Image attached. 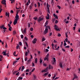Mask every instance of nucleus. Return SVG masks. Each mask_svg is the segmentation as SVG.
Instances as JSON below:
<instances>
[{
  "mask_svg": "<svg viewBox=\"0 0 80 80\" xmlns=\"http://www.w3.org/2000/svg\"><path fill=\"white\" fill-rule=\"evenodd\" d=\"M48 67H47V68L45 69L46 72H48Z\"/></svg>",
  "mask_w": 80,
  "mask_h": 80,
  "instance_id": "obj_17",
  "label": "nucleus"
},
{
  "mask_svg": "<svg viewBox=\"0 0 80 80\" xmlns=\"http://www.w3.org/2000/svg\"><path fill=\"white\" fill-rule=\"evenodd\" d=\"M47 60V61H48V58H45L44 59V60H45H45Z\"/></svg>",
  "mask_w": 80,
  "mask_h": 80,
  "instance_id": "obj_49",
  "label": "nucleus"
},
{
  "mask_svg": "<svg viewBox=\"0 0 80 80\" xmlns=\"http://www.w3.org/2000/svg\"><path fill=\"white\" fill-rule=\"evenodd\" d=\"M30 30L31 31H33V28H30Z\"/></svg>",
  "mask_w": 80,
  "mask_h": 80,
  "instance_id": "obj_46",
  "label": "nucleus"
},
{
  "mask_svg": "<svg viewBox=\"0 0 80 80\" xmlns=\"http://www.w3.org/2000/svg\"><path fill=\"white\" fill-rule=\"evenodd\" d=\"M18 79L19 80H22L23 79V78L22 77H20L18 78Z\"/></svg>",
  "mask_w": 80,
  "mask_h": 80,
  "instance_id": "obj_22",
  "label": "nucleus"
},
{
  "mask_svg": "<svg viewBox=\"0 0 80 80\" xmlns=\"http://www.w3.org/2000/svg\"><path fill=\"white\" fill-rule=\"evenodd\" d=\"M27 29L26 28H25L24 29V30L23 32L24 33H26V30Z\"/></svg>",
  "mask_w": 80,
  "mask_h": 80,
  "instance_id": "obj_30",
  "label": "nucleus"
},
{
  "mask_svg": "<svg viewBox=\"0 0 80 80\" xmlns=\"http://www.w3.org/2000/svg\"><path fill=\"white\" fill-rule=\"evenodd\" d=\"M12 28L11 27V28H9L8 30L9 31H12Z\"/></svg>",
  "mask_w": 80,
  "mask_h": 80,
  "instance_id": "obj_32",
  "label": "nucleus"
},
{
  "mask_svg": "<svg viewBox=\"0 0 80 80\" xmlns=\"http://www.w3.org/2000/svg\"><path fill=\"white\" fill-rule=\"evenodd\" d=\"M78 70L79 71V72H78V73H80V68H78Z\"/></svg>",
  "mask_w": 80,
  "mask_h": 80,
  "instance_id": "obj_60",
  "label": "nucleus"
},
{
  "mask_svg": "<svg viewBox=\"0 0 80 80\" xmlns=\"http://www.w3.org/2000/svg\"><path fill=\"white\" fill-rule=\"evenodd\" d=\"M47 8H48V10H49L50 9L49 8V7H48V3L47 4Z\"/></svg>",
  "mask_w": 80,
  "mask_h": 80,
  "instance_id": "obj_29",
  "label": "nucleus"
},
{
  "mask_svg": "<svg viewBox=\"0 0 80 80\" xmlns=\"http://www.w3.org/2000/svg\"><path fill=\"white\" fill-rule=\"evenodd\" d=\"M25 38L26 40V41H28V38L26 37H25Z\"/></svg>",
  "mask_w": 80,
  "mask_h": 80,
  "instance_id": "obj_45",
  "label": "nucleus"
},
{
  "mask_svg": "<svg viewBox=\"0 0 80 80\" xmlns=\"http://www.w3.org/2000/svg\"><path fill=\"white\" fill-rule=\"evenodd\" d=\"M59 78L58 77H56L55 79L54 80H57V79H58Z\"/></svg>",
  "mask_w": 80,
  "mask_h": 80,
  "instance_id": "obj_55",
  "label": "nucleus"
},
{
  "mask_svg": "<svg viewBox=\"0 0 80 80\" xmlns=\"http://www.w3.org/2000/svg\"><path fill=\"white\" fill-rule=\"evenodd\" d=\"M25 55L26 56H27V55H28V52H26L25 53Z\"/></svg>",
  "mask_w": 80,
  "mask_h": 80,
  "instance_id": "obj_38",
  "label": "nucleus"
},
{
  "mask_svg": "<svg viewBox=\"0 0 80 80\" xmlns=\"http://www.w3.org/2000/svg\"><path fill=\"white\" fill-rule=\"evenodd\" d=\"M21 38H23V35H21Z\"/></svg>",
  "mask_w": 80,
  "mask_h": 80,
  "instance_id": "obj_42",
  "label": "nucleus"
},
{
  "mask_svg": "<svg viewBox=\"0 0 80 80\" xmlns=\"http://www.w3.org/2000/svg\"><path fill=\"white\" fill-rule=\"evenodd\" d=\"M74 78H78L77 77V74H74Z\"/></svg>",
  "mask_w": 80,
  "mask_h": 80,
  "instance_id": "obj_8",
  "label": "nucleus"
},
{
  "mask_svg": "<svg viewBox=\"0 0 80 80\" xmlns=\"http://www.w3.org/2000/svg\"><path fill=\"white\" fill-rule=\"evenodd\" d=\"M16 33H17V32H15V31H14L13 32V35H15V34H16Z\"/></svg>",
  "mask_w": 80,
  "mask_h": 80,
  "instance_id": "obj_24",
  "label": "nucleus"
},
{
  "mask_svg": "<svg viewBox=\"0 0 80 80\" xmlns=\"http://www.w3.org/2000/svg\"><path fill=\"white\" fill-rule=\"evenodd\" d=\"M58 20H56L55 22V23L56 24H57V23H58Z\"/></svg>",
  "mask_w": 80,
  "mask_h": 80,
  "instance_id": "obj_40",
  "label": "nucleus"
},
{
  "mask_svg": "<svg viewBox=\"0 0 80 80\" xmlns=\"http://www.w3.org/2000/svg\"><path fill=\"white\" fill-rule=\"evenodd\" d=\"M41 59V58L40 59V61H39V62L40 63H42V60Z\"/></svg>",
  "mask_w": 80,
  "mask_h": 80,
  "instance_id": "obj_41",
  "label": "nucleus"
},
{
  "mask_svg": "<svg viewBox=\"0 0 80 80\" xmlns=\"http://www.w3.org/2000/svg\"><path fill=\"white\" fill-rule=\"evenodd\" d=\"M60 29H61V28H57L56 29V31H60Z\"/></svg>",
  "mask_w": 80,
  "mask_h": 80,
  "instance_id": "obj_16",
  "label": "nucleus"
},
{
  "mask_svg": "<svg viewBox=\"0 0 80 80\" xmlns=\"http://www.w3.org/2000/svg\"><path fill=\"white\" fill-rule=\"evenodd\" d=\"M19 45L21 46H22V42H19Z\"/></svg>",
  "mask_w": 80,
  "mask_h": 80,
  "instance_id": "obj_25",
  "label": "nucleus"
},
{
  "mask_svg": "<svg viewBox=\"0 0 80 80\" xmlns=\"http://www.w3.org/2000/svg\"><path fill=\"white\" fill-rule=\"evenodd\" d=\"M45 17H46V19L47 20L50 19V17H48V16H46Z\"/></svg>",
  "mask_w": 80,
  "mask_h": 80,
  "instance_id": "obj_19",
  "label": "nucleus"
},
{
  "mask_svg": "<svg viewBox=\"0 0 80 80\" xmlns=\"http://www.w3.org/2000/svg\"><path fill=\"white\" fill-rule=\"evenodd\" d=\"M49 73L48 72H47V73H45L44 74V76H47V75H48V74Z\"/></svg>",
  "mask_w": 80,
  "mask_h": 80,
  "instance_id": "obj_18",
  "label": "nucleus"
},
{
  "mask_svg": "<svg viewBox=\"0 0 80 80\" xmlns=\"http://www.w3.org/2000/svg\"><path fill=\"white\" fill-rule=\"evenodd\" d=\"M65 48H70V46H65Z\"/></svg>",
  "mask_w": 80,
  "mask_h": 80,
  "instance_id": "obj_51",
  "label": "nucleus"
},
{
  "mask_svg": "<svg viewBox=\"0 0 80 80\" xmlns=\"http://www.w3.org/2000/svg\"><path fill=\"white\" fill-rule=\"evenodd\" d=\"M3 55H5V56H6V55H7L6 52L4 51L3 52Z\"/></svg>",
  "mask_w": 80,
  "mask_h": 80,
  "instance_id": "obj_15",
  "label": "nucleus"
},
{
  "mask_svg": "<svg viewBox=\"0 0 80 80\" xmlns=\"http://www.w3.org/2000/svg\"><path fill=\"white\" fill-rule=\"evenodd\" d=\"M29 72V69H26V72Z\"/></svg>",
  "mask_w": 80,
  "mask_h": 80,
  "instance_id": "obj_50",
  "label": "nucleus"
},
{
  "mask_svg": "<svg viewBox=\"0 0 80 80\" xmlns=\"http://www.w3.org/2000/svg\"><path fill=\"white\" fill-rule=\"evenodd\" d=\"M48 29L46 27L45 30L43 31V35H46V34L48 33Z\"/></svg>",
  "mask_w": 80,
  "mask_h": 80,
  "instance_id": "obj_1",
  "label": "nucleus"
},
{
  "mask_svg": "<svg viewBox=\"0 0 80 80\" xmlns=\"http://www.w3.org/2000/svg\"><path fill=\"white\" fill-rule=\"evenodd\" d=\"M38 7H40V2H38Z\"/></svg>",
  "mask_w": 80,
  "mask_h": 80,
  "instance_id": "obj_39",
  "label": "nucleus"
},
{
  "mask_svg": "<svg viewBox=\"0 0 80 80\" xmlns=\"http://www.w3.org/2000/svg\"><path fill=\"white\" fill-rule=\"evenodd\" d=\"M8 26L9 28H12V27H11V25H10V24H8Z\"/></svg>",
  "mask_w": 80,
  "mask_h": 80,
  "instance_id": "obj_28",
  "label": "nucleus"
},
{
  "mask_svg": "<svg viewBox=\"0 0 80 80\" xmlns=\"http://www.w3.org/2000/svg\"><path fill=\"white\" fill-rule=\"evenodd\" d=\"M45 38H42V42H43V41H45Z\"/></svg>",
  "mask_w": 80,
  "mask_h": 80,
  "instance_id": "obj_59",
  "label": "nucleus"
},
{
  "mask_svg": "<svg viewBox=\"0 0 80 80\" xmlns=\"http://www.w3.org/2000/svg\"><path fill=\"white\" fill-rule=\"evenodd\" d=\"M20 73V72H17V73H16V75H18V74H19V73Z\"/></svg>",
  "mask_w": 80,
  "mask_h": 80,
  "instance_id": "obj_63",
  "label": "nucleus"
},
{
  "mask_svg": "<svg viewBox=\"0 0 80 80\" xmlns=\"http://www.w3.org/2000/svg\"><path fill=\"white\" fill-rule=\"evenodd\" d=\"M25 43L26 45V47H28V43H27V42H25Z\"/></svg>",
  "mask_w": 80,
  "mask_h": 80,
  "instance_id": "obj_21",
  "label": "nucleus"
},
{
  "mask_svg": "<svg viewBox=\"0 0 80 80\" xmlns=\"http://www.w3.org/2000/svg\"><path fill=\"white\" fill-rule=\"evenodd\" d=\"M18 20H17V19H15L13 22V24L14 25H15L17 23Z\"/></svg>",
  "mask_w": 80,
  "mask_h": 80,
  "instance_id": "obj_3",
  "label": "nucleus"
},
{
  "mask_svg": "<svg viewBox=\"0 0 80 80\" xmlns=\"http://www.w3.org/2000/svg\"><path fill=\"white\" fill-rule=\"evenodd\" d=\"M53 60H54V62H56V59H55V58H53Z\"/></svg>",
  "mask_w": 80,
  "mask_h": 80,
  "instance_id": "obj_43",
  "label": "nucleus"
},
{
  "mask_svg": "<svg viewBox=\"0 0 80 80\" xmlns=\"http://www.w3.org/2000/svg\"><path fill=\"white\" fill-rule=\"evenodd\" d=\"M46 51L47 52H48L49 51V50H48V49H46Z\"/></svg>",
  "mask_w": 80,
  "mask_h": 80,
  "instance_id": "obj_57",
  "label": "nucleus"
},
{
  "mask_svg": "<svg viewBox=\"0 0 80 80\" xmlns=\"http://www.w3.org/2000/svg\"><path fill=\"white\" fill-rule=\"evenodd\" d=\"M41 72H42V73L43 72H46V71H45V70L44 69V70H42V71H41Z\"/></svg>",
  "mask_w": 80,
  "mask_h": 80,
  "instance_id": "obj_33",
  "label": "nucleus"
},
{
  "mask_svg": "<svg viewBox=\"0 0 80 80\" xmlns=\"http://www.w3.org/2000/svg\"><path fill=\"white\" fill-rule=\"evenodd\" d=\"M48 21H46V22L45 23V25H48Z\"/></svg>",
  "mask_w": 80,
  "mask_h": 80,
  "instance_id": "obj_27",
  "label": "nucleus"
},
{
  "mask_svg": "<svg viewBox=\"0 0 80 80\" xmlns=\"http://www.w3.org/2000/svg\"><path fill=\"white\" fill-rule=\"evenodd\" d=\"M58 37H61V34L60 33H58Z\"/></svg>",
  "mask_w": 80,
  "mask_h": 80,
  "instance_id": "obj_48",
  "label": "nucleus"
},
{
  "mask_svg": "<svg viewBox=\"0 0 80 80\" xmlns=\"http://www.w3.org/2000/svg\"><path fill=\"white\" fill-rule=\"evenodd\" d=\"M18 48H20V46H19V45L18 44L17 46H16L17 49H18Z\"/></svg>",
  "mask_w": 80,
  "mask_h": 80,
  "instance_id": "obj_20",
  "label": "nucleus"
},
{
  "mask_svg": "<svg viewBox=\"0 0 80 80\" xmlns=\"http://www.w3.org/2000/svg\"><path fill=\"white\" fill-rule=\"evenodd\" d=\"M33 19H34V20H37V17H35V18H33Z\"/></svg>",
  "mask_w": 80,
  "mask_h": 80,
  "instance_id": "obj_37",
  "label": "nucleus"
},
{
  "mask_svg": "<svg viewBox=\"0 0 80 80\" xmlns=\"http://www.w3.org/2000/svg\"><path fill=\"white\" fill-rule=\"evenodd\" d=\"M51 5H52V6H53V5H54V2H53V0H52L51 1Z\"/></svg>",
  "mask_w": 80,
  "mask_h": 80,
  "instance_id": "obj_9",
  "label": "nucleus"
},
{
  "mask_svg": "<svg viewBox=\"0 0 80 80\" xmlns=\"http://www.w3.org/2000/svg\"><path fill=\"white\" fill-rule=\"evenodd\" d=\"M37 60H38V58H36L35 61V63H37Z\"/></svg>",
  "mask_w": 80,
  "mask_h": 80,
  "instance_id": "obj_13",
  "label": "nucleus"
},
{
  "mask_svg": "<svg viewBox=\"0 0 80 80\" xmlns=\"http://www.w3.org/2000/svg\"><path fill=\"white\" fill-rule=\"evenodd\" d=\"M27 60H28V58H27V57H26V58L25 59V61H27Z\"/></svg>",
  "mask_w": 80,
  "mask_h": 80,
  "instance_id": "obj_58",
  "label": "nucleus"
},
{
  "mask_svg": "<svg viewBox=\"0 0 80 80\" xmlns=\"http://www.w3.org/2000/svg\"><path fill=\"white\" fill-rule=\"evenodd\" d=\"M70 5V9H71V8H73V6H72V5Z\"/></svg>",
  "mask_w": 80,
  "mask_h": 80,
  "instance_id": "obj_31",
  "label": "nucleus"
},
{
  "mask_svg": "<svg viewBox=\"0 0 80 80\" xmlns=\"http://www.w3.org/2000/svg\"><path fill=\"white\" fill-rule=\"evenodd\" d=\"M65 35H66V37L67 38L68 37V36L67 35V32H65Z\"/></svg>",
  "mask_w": 80,
  "mask_h": 80,
  "instance_id": "obj_35",
  "label": "nucleus"
},
{
  "mask_svg": "<svg viewBox=\"0 0 80 80\" xmlns=\"http://www.w3.org/2000/svg\"><path fill=\"white\" fill-rule=\"evenodd\" d=\"M46 58H47L48 60V56H46Z\"/></svg>",
  "mask_w": 80,
  "mask_h": 80,
  "instance_id": "obj_64",
  "label": "nucleus"
},
{
  "mask_svg": "<svg viewBox=\"0 0 80 80\" xmlns=\"http://www.w3.org/2000/svg\"><path fill=\"white\" fill-rule=\"evenodd\" d=\"M65 41H66V42H68V38H66L65 39Z\"/></svg>",
  "mask_w": 80,
  "mask_h": 80,
  "instance_id": "obj_44",
  "label": "nucleus"
},
{
  "mask_svg": "<svg viewBox=\"0 0 80 80\" xmlns=\"http://www.w3.org/2000/svg\"><path fill=\"white\" fill-rule=\"evenodd\" d=\"M56 77V75L55 74H54V76L52 78L53 79H54V78H55V77Z\"/></svg>",
  "mask_w": 80,
  "mask_h": 80,
  "instance_id": "obj_52",
  "label": "nucleus"
},
{
  "mask_svg": "<svg viewBox=\"0 0 80 80\" xmlns=\"http://www.w3.org/2000/svg\"><path fill=\"white\" fill-rule=\"evenodd\" d=\"M10 15V14H9V13L8 12V13H7V12H6V16H7L8 15V17H9V15Z\"/></svg>",
  "mask_w": 80,
  "mask_h": 80,
  "instance_id": "obj_10",
  "label": "nucleus"
},
{
  "mask_svg": "<svg viewBox=\"0 0 80 80\" xmlns=\"http://www.w3.org/2000/svg\"><path fill=\"white\" fill-rule=\"evenodd\" d=\"M4 25H2V26H0V28H1V29H2V28H3V27H4Z\"/></svg>",
  "mask_w": 80,
  "mask_h": 80,
  "instance_id": "obj_36",
  "label": "nucleus"
},
{
  "mask_svg": "<svg viewBox=\"0 0 80 80\" xmlns=\"http://www.w3.org/2000/svg\"><path fill=\"white\" fill-rule=\"evenodd\" d=\"M59 66L61 68H63V66H62V63L61 62H60L59 63Z\"/></svg>",
  "mask_w": 80,
  "mask_h": 80,
  "instance_id": "obj_5",
  "label": "nucleus"
},
{
  "mask_svg": "<svg viewBox=\"0 0 80 80\" xmlns=\"http://www.w3.org/2000/svg\"><path fill=\"white\" fill-rule=\"evenodd\" d=\"M62 52H65V50L63 48H62Z\"/></svg>",
  "mask_w": 80,
  "mask_h": 80,
  "instance_id": "obj_23",
  "label": "nucleus"
},
{
  "mask_svg": "<svg viewBox=\"0 0 80 80\" xmlns=\"http://www.w3.org/2000/svg\"><path fill=\"white\" fill-rule=\"evenodd\" d=\"M35 70V68H33L32 70V72H33Z\"/></svg>",
  "mask_w": 80,
  "mask_h": 80,
  "instance_id": "obj_56",
  "label": "nucleus"
},
{
  "mask_svg": "<svg viewBox=\"0 0 80 80\" xmlns=\"http://www.w3.org/2000/svg\"><path fill=\"white\" fill-rule=\"evenodd\" d=\"M32 43H34V44H35V43H36V41H33L32 42Z\"/></svg>",
  "mask_w": 80,
  "mask_h": 80,
  "instance_id": "obj_54",
  "label": "nucleus"
},
{
  "mask_svg": "<svg viewBox=\"0 0 80 80\" xmlns=\"http://www.w3.org/2000/svg\"><path fill=\"white\" fill-rule=\"evenodd\" d=\"M57 7L59 9H60V8H61V7L59 5H58Z\"/></svg>",
  "mask_w": 80,
  "mask_h": 80,
  "instance_id": "obj_47",
  "label": "nucleus"
},
{
  "mask_svg": "<svg viewBox=\"0 0 80 80\" xmlns=\"http://www.w3.org/2000/svg\"><path fill=\"white\" fill-rule=\"evenodd\" d=\"M1 3L2 4H3L5 5H6V1L5 0H4L2 1Z\"/></svg>",
  "mask_w": 80,
  "mask_h": 80,
  "instance_id": "obj_4",
  "label": "nucleus"
},
{
  "mask_svg": "<svg viewBox=\"0 0 80 80\" xmlns=\"http://www.w3.org/2000/svg\"><path fill=\"white\" fill-rule=\"evenodd\" d=\"M3 29V30H7V28L5 27V26L4 25Z\"/></svg>",
  "mask_w": 80,
  "mask_h": 80,
  "instance_id": "obj_34",
  "label": "nucleus"
},
{
  "mask_svg": "<svg viewBox=\"0 0 80 80\" xmlns=\"http://www.w3.org/2000/svg\"><path fill=\"white\" fill-rule=\"evenodd\" d=\"M15 20H18L19 19V16H18V15L16 16L15 17Z\"/></svg>",
  "mask_w": 80,
  "mask_h": 80,
  "instance_id": "obj_6",
  "label": "nucleus"
},
{
  "mask_svg": "<svg viewBox=\"0 0 80 80\" xmlns=\"http://www.w3.org/2000/svg\"><path fill=\"white\" fill-rule=\"evenodd\" d=\"M54 27V29H55V30H56V29H57V28H58V26H57L56 24L55 25Z\"/></svg>",
  "mask_w": 80,
  "mask_h": 80,
  "instance_id": "obj_7",
  "label": "nucleus"
},
{
  "mask_svg": "<svg viewBox=\"0 0 80 80\" xmlns=\"http://www.w3.org/2000/svg\"><path fill=\"white\" fill-rule=\"evenodd\" d=\"M24 66H23L22 68V71H23V70H24Z\"/></svg>",
  "mask_w": 80,
  "mask_h": 80,
  "instance_id": "obj_53",
  "label": "nucleus"
},
{
  "mask_svg": "<svg viewBox=\"0 0 80 80\" xmlns=\"http://www.w3.org/2000/svg\"><path fill=\"white\" fill-rule=\"evenodd\" d=\"M43 19H44V18H41V17H40L38 19H37V21L38 22H41V21H42Z\"/></svg>",
  "mask_w": 80,
  "mask_h": 80,
  "instance_id": "obj_2",
  "label": "nucleus"
},
{
  "mask_svg": "<svg viewBox=\"0 0 80 80\" xmlns=\"http://www.w3.org/2000/svg\"><path fill=\"white\" fill-rule=\"evenodd\" d=\"M52 33L51 32L49 33V36H50L51 35H52Z\"/></svg>",
  "mask_w": 80,
  "mask_h": 80,
  "instance_id": "obj_62",
  "label": "nucleus"
},
{
  "mask_svg": "<svg viewBox=\"0 0 80 80\" xmlns=\"http://www.w3.org/2000/svg\"><path fill=\"white\" fill-rule=\"evenodd\" d=\"M22 76H23V77H24L25 76V73H23L22 74Z\"/></svg>",
  "mask_w": 80,
  "mask_h": 80,
  "instance_id": "obj_61",
  "label": "nucleus"
},
{
  "mask_svg": "<svg viewBox=\"0 0 80 80\" xmlns=\"http://www.w3.org/2000/svg\"><path fill=\"white\" fill-rule=\"evenodd\" d=\"M32 7H33V4L32 3L31 5L29 6V8L30 9H32Z\"/></svg>",
  "mask_w": 80,
  "mask_h": 80,
  "instance_id": "obj_11",
  "label": "nucleus"
},
{
  "mask_svg": "<svg viewBox=\"0 0 80 80\" xmlns=\"http://www.w3.org/2000/svg\"><path fill=\"white\" fill-rule=\"evenodd\" d=\"M46 28H47L48 29V28H49V30H51V28H50V27L49 26H47L46 27Z\"/></svg>",
  "mask_w": 80,
  "mask_h": 80,
  "instance_id": "obj_12",
  "label": "nucleus"
},
{
  "mask_svg": "<svg viewBox=\"0 0 80 80\" xmlns=\"http://www.w3.org/2000/svg\"><path fill=\"white\" fill-rule=\"evenodd\" d=\"M17 72H18V71H16L14 72L13 73V74H15L16 73H17Z\"/></svg>",
  "mask_w": 80,
  "mask_h": 80,
  "instance_id": "obj_26",
  "label": "nucleus"
},
{
  "mask_svg": "<svg viewBox=\"0 0 80 80\" xmlns=\"http://www.w3.org/2000/svg\"><path fill=\"white\" fill-rule=\"evenodd\" d=\"M33 77H34L33 79L34 80H36V79L37 78V76L35 75H34Z\"/></svg>",
  "mask_w": 80,
  "mask_h": 80,
  "instance_id": "obj_14",
  "label": "nucleus"
}]
</instances>
